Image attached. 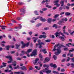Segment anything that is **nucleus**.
Masks as SVG:
<instances>
[{"mask_svg": "<svg viewBox=\"0 0 74 74\" xmlns=\"http://www.w3.org/2000/svg\"><path fill=\"white\" fill-rule=\"evenodd\" d=\"M45 73V69H44L43 70H42L41 71H40V74H43L44 73Z\"/></svg>", "mask_w": 74, "mask_h": 74, "instance_id": "4468645a", "label": "nucleus"}, {"mask_svg": "<svg viewBox=\"0 0 74 74\" xmlns=\"http://www.w3.org/2000/svg\"><path fill=\"white\" fill-rule=\"evenodd\" d=\"M45 45V43L42 42H40V43H39V45Z\"/></svg>", "mask_w": 74, "mask_h": 74, "instance_id": "49530a36", "label": "nucleus"}, {"mask_svg": "<svg viewBox=\"0 0 74 74\" xmlns=\"http://www.w3.org/2000/svg\"><path fill=\"white\" fill-rule=\"evenodd\" d=\"M8 67H9V68H10V69H11V70H13V69H12V66H11L9 65L8 66Z\"/></svg>", "mask_w": 74, "mask_h": 74, "instance_id": "09e8293b", "label": "nucleus"}, {"mask_svg": "<svg viewBox=\"0 0 74 74\" xmlns=\"http://www.w3.org/2000/svg\"><path fill=\"white\" fill-rule=\"evenodd\" d=\"M39 60V58H36V60H35V62H34V65H36V63H37V62Z\"/></svg>", "mask_w": 74, "mask_h": 74, "instance_id": "0eeeda50", "label": "nucleus"}, {"mask_svg": "<svg viewBox=\"0 0 74 74\" xmlns=\"http://www.w3.org/2000/svg\"><path fill=\"white\" fill-rule=\"evenodd\" d=\"M2 64L3 66L4 67H6V66H7V65H6L7 64L4 62L2 63Z\"/></svg>", "mask_w": 74, "mask_h": 74, "instance_id": "cd10ccee", "label": "nucleus"}, {"mask_svg": "<svg viewBox=\"0 0 74 74\" xmlns=\"http://www.w3.org/2000/svg\"><path fill=\"white\" fill-rule=\"evenodd\" d=\"M42 35H40L39 37V38H42Z\"/></svg>", "mask_w": 74, "mask_h": 74, "instance_id": "6e6d98bb", "label": "nucleus"}, {"mask_svg": "<svg viewBox=\"0 0 74 74\" xmlns=\"http://www.w3.org/2000/svg\"><path fill=\"white\" fill-rule=\"evenodd\" d=\"M72 45V44L71 43H69L68 44H66V46H67L69 47H70V45Z\"/></svg>", "mask_w": 74, "mask_h": 74, "instance_id": "aec40b11", "label": "nucleus"}, {"mask_svg": "<svg viewBox=\"0 0 74 74\" xmlns=\"http://www.w3.org/2000/svg\"><path fill=\"white\" fill-rule=\"evenodd\" d=\"M46 49H42V52H43V53H44L45 54V53H47V51H46Z\"/></svg>", "mask_w": 74, "mask_h": 74, "instance_id": "a211bd4d", "label": "nucleus"}, {"mask_svg": "<svg viewBox=\"0 0 74 74\" xmlns=\"http://www.w3.org/2000/svg\"><path fill=\"white\" fill-rule=\"evenodd\" d=\"M41 25V23H39L36 25V27H39Z\"/></svg>", "mask_w": 74, "mask_h": 74, "instance_id": "603ef678", "label": "nucleus"}, {"mask_svg": "<svg viewBox=\"0 0 74 74\" xmlns=\"http://www.w3.org/2000/svg\"><path fill=\"white\" fill-rule=\"evenodd\" d=\"M35 69H37V70H39L41 69L40 67H38V66H35Z\"/></svg>", "mask_w": 74, "mask_h": 74, "instance_id": "6ab92c4d", "label": "nucleus"}, {"mask_svg": "<svg viewBox=\"0 0 74 74\" xmlns=\"http://www.w3.org/2000/svg\"><path fill=\"white\" fill-rule=\"evenodd\" d=\"M59 1V0H55L54 1V3L56 4V3H58V2Z\"/></svg>", "mask_w": 74, "mask_h": 74, "instance_id": "2f4dec72", "label": "nucleus"}, {"mask_svg": "<svg viewBox=\"0 0 74 74\" xmlns=\"http://www.w3.org/2000/svg\"><path fill=\"white\" fill-rule=\"evenodd\" d=\"M45 73H51L52 71L51 70H49L48 68H46L45 69Z\"/></svg>", "mask_w": 74, "mask_h": 74, "instance_id": "20e7f679", "label": "nucleus"}, {"mask_svg": "<svg viewBox=\"0 0 74 74\" xmlns=\"http://www.w3.org/2000/svg\"><path fill=\"white\" fill-rule=\"evenodd\" d=\"M17 60H21V58H16Z\"/></svg>", "mask_w": 74, "mask_h": 74, "instance_id": "680f3d73", "label": "nucleus"}, {"mask_svg": "<svg viewBox=\"0 0 74 74\" xmlns=\"http://www.w3.org/2000/svg\"><path fill=\"white\" fill-rule=\"evenodd\" d=\"M6 50L7 51H8V50H9V48H10V46L9 45L6 46Z\"/></svg>", "mask_w": 74, "mask_h": 74, "instance_id": "4be33fe9", "label": "nucleus"}, {"mask_svg": "<svg viewBox=\"0 0 74 74\" xmlns=\"http://www.w3.org/2000/svg\"><path fill=\"white\" fill-rule=\"evenodd\" d=\"M20 72V74H24V72H23V71H21Z\"/></svg>", "mask_w": 74, "mask_h": 74, "instance_id": "774afa93", "label": "nucleus"}, {"mask_svg": "<svg viewBox=\"0 0 74 74\" xmlns=\"http://www.w3.org/2000/svg\"><path fill=\"white\" fill-rule=\"evenodd\" d=\"M62 9L63 8L62 7H60L59 8V11H62Z\"/></svg>", "mask_w": 74, "mask_h": 74, "instance_id": "37998d69", "label": "nucleus"}, {"mask_svg": "<svg viewBox=\"0 0 74 74\" xmlns=\"http://www.w3.org/2000/svg\"><path fill=\"white\" fill-rule=\"evenodd\" d=\"M39 57L40 58H42V56L41 55V54L40 53L39 54Z\"/></svg>", "mask_w": 74, "mask_h": 74, "instance_id": "69168bd1", "label": "nucleus"}, {"mask_svg": "<svg viewBox=\"0 0 74 74\" xmlns=\"http://www.w3.org/2000/svg\"><path fill=\"white\" fill-rule=\"evenodd\" d=\"M54 5H56V7H59V6H60V4H59L58 3H55Z\"/></svg>", "mask_w": 74, "mask_h": 74, "instance_id": "7c9ffc66", "label": "nucleus"}, {"mask_svg": "<svg viewBox=\"0 0 74 74\" xmlns=\"http://www.w3.org/2000/svg\"><path fill=\"white\" fill-rule=\"evenodd\" d=\"M44 29L45 30H47L49 29V28L48 27H46Z\"/></svg>", "mask_w": 74, "mask_h": 74, "instance_id": "4d7b16f0", "label": "nucleus"}, {"mask_svg": "<svg viewBox=\"0 0 74 74\" xmlns=\"http://www.w3.org/2000/svg\"><path fill=\"white\" fill-rule=\"evenodd\" d=\"M59 38L60 39L61 41H63L65 40V39H64V38L62 36H59Z\"/></svg>", "mask_w": 74, "mask_h": 74, "instance_id": "1a4fd4ad", "label": "nucleus"}, {"mask_svg": "<svg viewBox=\"0 0 74 74\" xmlns=\"http://www.w3.org/2000/svg\"><path fill=\"white\" fill-rule=\"evenodd\" d=\"M25 51H21V53L20 54V56H23L25 53Z\"/></svg>", "mask_w": 74, "mask_h": 74, "instance_id": "ddd939ff", "label": "nucleus"}, {"mask_svg": "<svg viewBox=\"0 0 74 74\" xmlns=\"http://www.w3.org/2000/svg\"><path fill=\"white\" fill-rule=\"evenodd\" d=\"M59 16V14H56L54 16V18H58Z\"/></svg>", "mask_w": 74, "mask_h": 74, "instance_id": "b1692460", "label": "nucleus"}, {"mask_svg": "<svg viewBox=\"0 0 74 74\" xmlns=\"http://www.w3.org/2000/svg\"><path fill=\"white\" fill-rule=\"evenodd\" d=\"M57 52H55L54 53L56 55L58 56L59 54H60V53L62 52V50H59L58 49H57Z\"/></svg>", "mask_w": 74, "mask_h": 74, "instance_id": "7ed1b4c3", "label": "nucleus"}, {"mask_svg": "<svg viewBox=\"0 0 74 74\" xmlns=\"http://www.w3.org/2000/svg\"><path fill=\"white\" fill-rule=\"evenodd\" d=\"M31 52H32V49H29L27 50V51L25 52V53L26 54H28Z\"/></svg>", "mask_w": 74, "mask_h": 74, "instance_id": "39448f33", "label": "nucleus"}, {"mask_svg": "<svg viewBox=\"0 0 74 74\" xmlns=\"http://www.w3.org/2000/svg\"><path fill=\"white\" fill-rule=\"evenodd\" d=\"M64 71H65V70H64V69H62L61 70V71L62 72H64Z\"/></svg>", "mask_w": 74, "mask_h": 74, "instance_id": "13d9d810", "label": "nucleus"}, {"mask_svg": "<svg viewBox=\"0 0 74 74\" xmlns=\"http://www.w3.org/2000/svg\"><path fill=\"white\" fill-rule=\"evenodd\" d=\"M32 40H33L34 41V43H36V41H37V40L38 39V38H36V37H33L32 38Z\"/></svg>", "mask_w": 74, "mask_h": 74, "instance_id": "6e6552de", "label": "nucleus"}, {"mask_svg": "<svg viewBox=\"0 0 74 74\" xmlns=\"http://www.w3.org/2000/svg\"><path fill=\"white\" fill-rule=\"evenodd\" d=\"M20 69V67H19V65H17L16 67H15L14 68V69H16H16Z\"/></svg>", "mask_w": 74, "mask_h": 74, "instance_id": "393cba45", "label": "nucleus"}, {"mask_svg": "<svg viewBox=\"0 0 74 74\" xmlns=\"http://www.w3.org/2000/svg\"><path fill=\"white\" fill-rule=\"evenodd\" d=\"M45 42H49L51 41V40L50 39H47L45 40Z\"/></svg>", "mask_w": 74, "mask_h": 74, "instance_id": "f704fd0d", "label": "nucleus"}, {"mask_svg": "<svg viewBox=\"0 0 74 74\" xmlns=\"http://www.w3.org/2000/svg\"><path fill=\"white\" fill-rule=\"evenodd\" d=\"M47 22L49 23H51V22H52V18H48V19Z\"/></svg>", "mask_w": 74, "mask_h": 74, "instance_id": "dca6fc26", "label": "nucleus"}, {"mask_svg": "<svg viewBox=\"0 0 74 74\" xmlns=\"http://www.w3.org/2000/svg\"><path fill=\"white\" fill-rule=\"evenodd\" d=\"M64 51H67V50H69V49H68V48H64Z\"/></svg>", "mask_w": 74, "mask_h": 74, "instance_id": "5fc2aeb1", "label": "nucleus"}, {"mask_svg": "<svg viewBox=\"0 0 74 74\" xmlns=\"http://www.w3.org/2000/svg\"><path fill=\"white\" fill-rule=\"evenodd\" d=\"M65 15H66V16H69V15H70L71 14L69 12H66L65 13Z\"/></svg>", "mask_w": 74, "mask_h": 74, "instance_id": "f3484780", "label": "nucleus"}, {"mask_svg": "<svg viewBox=\"0 0 74 74\" xmlns=\"http://www.w3.org/2000/svg\"><path fill=\"white\" fill-rule=\"evenodd\" d=\"M12 65L14 67H15V66H16V64L13 63L12 64Z\"/></svg>", "mask_w": 74, "mask_h": 74, "instance_id": "0e129e2a", "label": "nucleus"}, {"mask_svg": "<svg viewBox=\"0 0 74 74\" xmlns=\"http://www.w3.org/2000/svg\"><path fill=\"white\" fill-rule=\"evenodd\" d=\"M46 7H48L49 8H52V6H49L48 5H46Z\"/></svg>", "mask_w": 74, "mask_h": 74, "instance_id": "e433bc0d", "label": "nucleus"}, {"mask_svg": "<svg viewBox=\"0 0 74 74\" xmlns=\"http://www.w3.org/2000/svg\"><path fill=\"white\" fill-rule=\"evenodd\" d=\"M61 48V46H59L58 47V48L57 49H57H58V50H61V49H60Z\"/></svg>", "mask_w": 74, "mask_h": 74, "instance_id": "864d4df0", "label": "nucleus"}, {"mask_svg": "<svg viewBox=\"0 0 74 74\" xmlns=\"http://www.w3.org/2000/svg\"><path fill=\"white\" fill-rule=\"evenodd\" d=\"M40 20L41 21H42V22H45V21H47V20L45 18H43L42 17H40Z\"/></svg>", "mask_w": 74, "mask_h": 74, "instance_id": "f8f14e48", "label": "nucleus"}, {"mask_svg": "<svg viewBox=\"0 0 74 74\" xmlns=\"http://www.w3.org/2000/svg\"><path fill=\"white\" fill-rule=\"evenodd\" d=\"M25 10L24 9H21L20 10V12H23V14H25Z\"/></svg>", "mask_w": 74, "mask_h": 74, "instance_id": "5701e85b", "label": "nucleus"}, {"mask_svg": "<svg viewBox=\"0 0 74 74\" xmlns=\"http://www.w3.org/2000/svg\"><path fill=\"white\" fill-rule=\"evenodd\" d=\"M60 3L61 4V7H62V6H63L64 5V1H61Z\"/></svg>", "mask_w": 74, "mask_h": 74, "instance_id": "2eb2a0df", "label": "nucleus"}, {"mask_svg": "<svg viewBox=\"0 0 74 74\" xmlns=\"http://www.w3.org/2000/svg\"><path fill=\"white\" fill-rule=\"evenodd\" d=\"M16 49H19V48L20 47L19 46H20V45L16 44Z\"/></svg>", "mask_w": 74, "mask_h": 74, "instance_id": "412c9836", "label": "nucleus"}, {"mask_svg": "<svg viewBox=\"0 0 74 74\" xmlns=\"http://www.w3.org/2000/svg\"><path fill=\"white\" fill-rule=\"evenodd\" d=\"M6 58L9 59L10 61H8V63H10L12 62V56H6Z\"/></svg>", "mask_w": 74, "mask_h": 74, "instance_id": "f257e3e1", "label": "nucleus"}, {"mask_svg": "<svg viewBox=\"0 0 74 74\" xmlns=\"http://www.w3.org/2000/svg\"><path fill=\"white\" fill-rule=\"evenodd\" d=\"M50 37H51V38H55V36L53 35H52L51 36V35H50Z\"/></svg>", "mask_w": 74, "mask_h": 74, "instance_id": "c9c22d12", "label": "nucleus"}, {"mask_svg": "<svg viewBox=\"0 0 74 74\" xmlns=\"http://www.w3.org/2000/svg\"><path fill=\"white\" fill-rule=\"evenodd\" d=\"M29 43H30L29 42H28L26 44H25V47H28Z\"/></svg>", "mask_w": 74, "mask_h": 74, "instance_id": "58836bf2", "label": "nucleus"}, {"mask_svg": "<svg viewBox=\"0 0 74 74\" xmlns=\"http://www.w3.org/2000/svg\"><path fill=\"white\" fill-rule=\"evenodd\" d=\"M24 4V3H23L21 2H19L18 3V4H19V5H22V4Z\"/></svg>", "mask_w": 74, "mask_h": 74, "instance_id": "72a5a7b5", "label": "nucleus"}, {"mask_svg": "<svg viewBox=\"0 0 74 74\" xmlns=\"http://www.w3.org/2000/svg\"><path fill=\"white\" fill-rule=\"evenodd\" d=\"M62 23H63V21H60L58 23V24L59 25H62Z\"/></svg>", "mask_w": 74, "mask_h": 74, "instance_id": "c756f323", "label": "nucleus"}, {"mask_svg": "<svg viewBox=\"0 0 74 74\" xmlns=\"http://www.w3.org/2000/svg\"><path fill=\"white\" fill-rule=\"evenodd\" d=\"M15 51H13L10 52L11 54H13L14 53H15Z\"/></svg>", "mask_w": 74, "mask_h": 74, "instance_id": "de8ad7c7", "label": "nucleus"}, {"mask_svg": "<svg viewBox=\"0 0 74 74\" xmlns=\"http://www.w3.org/2000/svg\"><path fill=\"white\" fill-rule=\"evenodd\" d=\"M65 61H66V60L65 59H63L62 60L61 62H65Z\"/></svg>", "mask_w": 74, "mask_h": 74, "instance_id": "e2e57ef3", "label": "nucleus"}, {"mask_svg": "<svg viewBox=\"0 0 74 74\" xmlns=\"http://www.w3.org/2000/svg\"><path fill=\"white\" fill-rule=\"evenodd\" d=\"M71 60L73 62H74V57L72 58L71 59Z\"/></svg>", "mask_w": 74, "mask_h": 74, "instance_id": "338daca9", "label": "nucleus"}, {"mask_svg": "<svg viewBox=\"0 0 74 74\" xmlns=\"http://www.w3.org/2000/svg\"><path fill=\"white\" fill-rule=\"evenodd\" d=\"M42 10L44 11H46V10H47V8H43L42 9Z\"/></svg>", "mask_w": 74, "mask_h": 74, "instance_id": "a19ab883", "label": "nucleus"}, {"mask_svg": "<svg viewBox=\"0 0 74 74\" xmlns=\"http://www.w3.org/2000/svg\"><path fill=\"white\" fill-rule=\"evenodd\" d=\"M37 49H35L34 50L33 52H32V54L31 55V56H35L36 55H37Z\"/></svg>", "mask_w": 74, "mask_h": 74, "instance_id": "f03ea898", "label": "nucleus"}, {"mask_svg": "<svg viewBox=\"0 0 74 74\" xmlns=\"http://www.w3.org/2000/svg\"><path fill=\"white\" fill-rule=\"evenodd\" d=\"M53 67H54V68H56L57 67V66L56 64H53Z\"/></svg>", "mask_w": 74, "mask_h": 74, "instance_id": "79ce46f5", "label": "nucleus"}, {"mask_svg": "<svg viewBox=\"0 0 74 74\" xmlns=\"http://www.w3.org/2000/svg\"><path fill=\"white\" fill-rule=\"evenodd\" d=\"M19 29H21L22 28V25L21 24H19V27H18Z\"/></svg>", "mask_w": 74, "mask_h": 74, "instance_id": "8fccbe9b", "label": "nucleus"}, {"mask_svg": "<svg viewBox=\"0 0 74 74\" xmlns=\"http://www.w3.org/2000/svg\"><path fill=\"white\" fill-rule=\"evenodd\" d=\"M64 14V12H61L60 13V15H63Z\"/></svg>", "mask_w": 74, "mask_h": 74, "instance_id": "bf43d9fd", "label": "nucleus"}, {"mask_svg": "<svg viewBox=\"0 0 74 74\" xmlns=\"http://www.w3.org/2000/svg\"><path fill=\"white\" fill-rule=\"evenodd\" d=\"M20 69H21V70H25L26 71L27 69H26V68L25 66H23L21 68H20Z\"/></svg>", "mask_w": 74, "mask_h": 74, "instance_id": "9d476101", "label": "nucleus"}, {"mask_svg": "<svg viewBox=\"0 0 74 74\" xmlns=\"http://www.w3.org/2000/svg\"><path fill=\"white\" fill-rule=\"evenodd\" d=\"M60 34H61V35H62V36H63V37H65L64 35V34H63V33H62L60 32Z\"/></svg>", "mask_w": 74, "mask_h": 74, "instance_id": "3c124183", "label": "nucleus"}, {"mask_svg": "<svg viewBox=\"0 0 74 74\" xmlns=\"http://www.w3.org/2000/svg\"><path fill=\"white\" fill-rule=\"evenodd\" d=\"M58 46H60V45L59 44H57L54 47V48H56L57 47H58Z\"/></svg>", "mask_w": 74, "mask_h": 74, "instance_id": "473e14b6", "label": "nucleus"}, {"mask_svg": "<svg viewBox=\"0 0 74 74\" xmlns=\"http://www.w3.org/2000/svg\"><path fill=\"white\" fill-rule=\"evenodd\" d=\"M53 63H51L50 64V65L51 66V67H53Z\"/></svg>", "mask_w": 74, "mask_h": 74, "instance_id": "052dcab7", "label": "nucleus"}, {"mask_svg": "<svg viewBox=\"0 0 74 74\" xmlns=\"http://www.w3.org/2000/svg\"><path fill=\"white\" fill-rule=\"evenodd\" d=\"M69 52H73V51H74V49L73 48H72L71 50H70L69 51Z\"/></svg>", "mask_w": 74, "mask_h": 74, "instance_id": "a18cd8bd", "label": "nucleus"}, {"mask_svg": "<svg viewBox=\"0 0 74 74\" xmlns=\"http://www.w3.org/2000/svg\"><path fill=\"white\" fill-rule=\"evenodd\" d=\"M14 74H20V72H14Z\"/></svg>", "mask_w": 74, "mask_h": 74, "instance_id": "ea45409f", "label": "nucleus"}, {"mask_svg": "<svg viewBox=\"0 0 74 74\" xmlns=\"http://www.w3.org/2000/svg\"><path fill=\"white\" fill-rule=\"evenodd\" d=\"M34 13L35 14V15H38L39 14L38 13L37 11V10H35L34 12Z\"/></svg>", "mask_w": 74, "mask_h": 74, "instance_id": "bb28decb", "label": "nucleus"}, {"mask_svg": "<svg viewBox=\"0 0 74 74\" xmlns=\"http://www.w3.org/2000/svg\"><path fill=\"white\" fill-rule=\"evenodd\" d=\"M55 35L56 37H58V36H60V32L58 33V32H56V33H55Z\"/></svg>", "mask_w": 74, "mask_h": 74, "instance_id": "9b49d317", "label": "nucleus"}, {"mask_svg": "<svg viewBox=\"0 0 74 74\" xmlns=\"http://www.w3.org/2000/svg\"><path fill=\"white\" fill-rule=\"evenodd\" d=\"M53 58L54 59V60H56V59H57V57L55 55H54L53 56Z\"/></svg>", "mask_w": 74, "mask_h": 74, "instance_id": "4c0bfd02", "label": "nucleus"}, {"mask_svg": "<svg viewBox=\"0 0 74 74\" xmlns=\"http://www.w3.org/2000/svg\"><path fill=\"white\" fill-rule=\"evenodd\" d=\"M45 60L46 62H49V61L50 59H49V58H46Z\"/></svg>", "mask_w": 74, "mask_h": 74, "instance_id": "a878e982", "label": "nucleus"}, {"mask_svg": "<svg viewBox=\"0 0 74 74\" xmlns=\"http://www.w3.org/2000/svg\"><path fill=\"white\" fill-rule=\"evenodd\" d=\"M1 28H2V29H3V30H4L5 29V28L6 27V26H1Z\"/></svg>", "mask_w": 74, "mask_h": 74, "instance_id": "c85d7f7f", "label": "nucleus"}, {"mask_svg": "<svg viewBox=\"0 0 74 74\" xmlns=\"http://www.w3.org/2000/svg\"><path fill=\"white\" fill-rule=\"evenodd\" d=\"M21 44H22V48H25V46H26V44L25 43H24L23 42V41H21Z\"/></svg>", "mask_w": 74, "mask_h": 74, "instance_id": "423d86ee", "label": "nucleus"}, {"mask_svg": "<svg viewBox=\"0 0 74 74\" xmlns=\"http://www.w3.org/2000/svg\"><path fill=\"white\" fill-rule=\"evenodd\" d=\"M71 64V67H72V68H74V63H72Z\"/></svg>", "mask_w": 74, "mask_h": 74, "instance_id": "c03bdc74", "label": "nucleus"}]
</instances>
